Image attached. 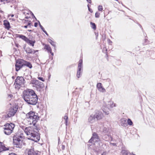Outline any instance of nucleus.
I'll list each match as a JSON object with an SVG mask.
<instances>
[{"mask_svg": "<svg viewBox=\"0 0 155 155\" xmlns=\"http://www.w3.org/2000/svg\"><path fill=\"white\" fill-rule=\"evenodd\" d=\"M23 97L24 100L29 104L35 105L37 102V96L34 91L31 89L25 90L23 92Z\"/></svg>", "mask_w": 155, "mask_h": 155, "instance_id": "f257e3e1", "label": "nucleus"}, {"mask_svg": "<svg viewBox=\"0 0 155 155\" xmlns=\"http://www.w3.org/2000/svg\"><path fill=\"white\" fill-rule=\"evenodd\" d=\"M23 130L28 136V139L36 142H37L39 140L40 136L38 131L36 128L29 127L25 128Z\"/></svg>", "mask_w": 155, "mask_h": 155, "instance_id": "f03ea898", "label": "nucleus"}, {"mask_svg": "<svg viewBox=\"0 0 155 155\" xmlns=\"http://www.w3.org/2000/svg\"><path fill=\"white\" fill-rule=\"evenodd\" d=\"M23 137H24L21 135H16L13 137V143L16 147L20 148H24L25 146V143L22 140Z\"/></svg>", "mask_w": 155, "mask_h": 155, "instance_id": "7ed1b4c3", "label": "nucleus"}, {"mask_svg": "<svg viewBox=\"0 0 155 155\" xmlns=\"http://www.w3.org/2000/svg\"><path fill=\"white\" fill-rule=\"evenodd\" d=\"M3 129H4V132L6 135H10L14 129L15 125L14 124L10 123V124L7 123L4 125Z\"/></svg>", "mask_w": 155, "mask_h": 155, "instance_id": "20e7f679", "label": "nucleus"}, {"mask_svg": "<svg viewBox=\"0 0 155 155\" xmlns=\"http://www.w3.org/2000/svg\"><path fill=\"white\" fill-rule=\"evenodd\" d=\"M25 80L22 77H18L15 80L14 85L15 88L19 89L21 87L25 86Z\"/></svg>", "mask_w": 155, "mask_h": 155, "instance_id": "39448f33", "label": "nucleus"}, {"mask_svg": "<svg viewBox=\"0 0 155 155\" xmlns=\"http://www.w3.org/2000/svg\"><path fill=\"white\" fill-rule=\"evenodd\" d=\"M115 106V104H114L113 101H110L104 105V107L103 108V111L105 115H107L109 114V110L110 108H112Z\"/></svg>", "mask_w": 155, "mask_h": 155, "instance_id": "423d86ee", "label": "nucleus"}, {"mask_svg": "<svg viewBox=\"0 0 155 155\" xmlns=\"http://www.w3.org/2000/svg\"><path fill=\"white\" fill-rule=\"evenodd\" d=\"M18 109V107L16 106L11 107L9 109L7 114L8 117H10L14 116L17 111Z\"/></svg>", "mask_w": 155, "mask_h": 155, "instance_id": "0eeeda50", "label": "nucleus"}, {"mask_svg": "<svg viewBox=\"0 0 155 155\" xmlns=\"http://www.w3.org/2000/svg\"><path fill=\"white\" fill-rule=\"evenodd\" d=\"M99 140V138L98 137L97 134L95 133H94L93 134V136L89 141V142L91 143L93 142L94 143H95Z\"/></svg>", "mask_w": 155, "mask_h": 155, "instance_id": "6e6552de", "label": "nucleus"}, {"mask_svg": "<svg viewBox=\"0 0 155 155\" xmlns=\"http://www.w3.org/2000/svg\"><path fill=\"white\" fill-rule=\"evenodd\" d=\"M36 114L33 111H31L26 114V118L28 121L30 122Z\"/></svg>", "mask_w": 155, "mask_h": 155, "instance_id": "1a4fd4ad", "label": "nucleus"}, {"mask_svg": "<svg viewBox=\"0 0 155 155\" xmlns=\"http://www.w3.org/2000/svg\"><path fill=\"white\" fill-rule=\"evenodd\" d=\"M37 114H36L33 118L29 122L30 124H33V126H35L36 124L39 119V117Z\"/></svg>", "mask_w": 155, "mask_h": 155, "instance_id": "9d476101", "label": "nucleus"}, {"mask_svg": "<svg viewBox=\"0 0 155 155\" xmlns=\"http://www.w3.org/2000/svg\"><path fill=\"white\" fill-rule=\"evenodd\" d=\"M34 87L36 88L38 91H40L41 89L44 87L43 83L39 81L36 84L34 85Z\"/></svg>", "mask_w": 155, "mask_h": 155, "instance_id": "9b49d317", "label": "nucleus"}, {"mask_svg": "<svg viewBox=\"0 0 155 155\" xmlns=\"http://www.w3.org/2000/svg\"><path fill=\"white\" fill-rule=\"evenodd\" d=\"M95 117L97 120H99L104 117L103 114L101 111H98L94 114Z\"/></svg>", "mask_w": 155, "mask_h": 155, "instance_id": "f8f14e48", "label": "nucleus"}, {"mask_svg": "<svg viewBox=\"0 0 155 155\" xmlns=\"http://www.w3.org/2000/svg\"><path fill=\"white\" fill-rule=\"evenodd\" d=\"M97 87L98 91L100 92L104 93L106 91V90L103 87L102 84L100 83H98L97 84Z\"/></svg>", "mask_w": 155, "mask_h": 155, "instance_id": "ddd939ff", "label": "nucleus"}, {"mask_svg": "<svg viewBox=\"0 0 155 155\" xmlns=\"http://www.w3.org/2000/svg\"><path fill=\"white\" fill-rule=\"evenodd\" d=\"M28 155H40L39 153L34 151L33 149H29L28 152Z\"/></svg>", "mask_w": 155, "mask_h": 155, "instance_id": "4468645a", "label": "nucleus"}, {"mask_svg": "<svg viewBox=\"0 0 155 155\" xmlns=\"http://www.w3.org/2000/svg\"><path fill=\"white\" fill-rule=\"evenodd\" d=\"M25 61L23 60L20 59L17 60L16 63L22 67L24 66Z\"/></svg>", "mask_w": 155, "mask_h": 155, "instance_id": "2eb2a0df", "label": "nucleus"}, {"mask_svg": "<svg viewBox=\"0 0 155 155\" xmlns=\"http://www.w3.org/2000/svg\"><path fill=\"white\" fill-rule=\"evenodd\" d=\"M95 118H96L94 115H91L88 118V121L91 123H93L95 121Z\"/></svg>", "mask_w": 155, "mask_h": 155, "instance_id": "dca6fc26", "label": "nucleus"}, {"mask_svg": "<svg viewBox=\"0 0 155 155\" xmlns=\"http://www.w3.org/2000/svg\"><path fill=\"white\" fill-rule=\"evenodd\" d=\"M25 51L27 53L31 54H34L35 53V51L34 49H31L29 47H27L26 48Z\"/></svg>", "mask_w": 155, "mask_h": 155, "instance_id": "f3484780", "label": "nucleus"}, {"mask_svg": "<svg viewBox=\"0 0 155 155\" xmlns=\"http://www.w3.org/2000/svg\"><path fill=\"white\" fill-rule=\"evenodd\" d=\"M82 60L80 59L79 62L78 66V69L77 71H81V68H82Z\"/></svg>", "mask_w": 155, "mask_h": 155, "instance_id": "a211bd4d", "label": "nucleus"}, {"mask_svg": "<svg viewBox=\"0 0 155 155\" xmlns=\"http://www.w3.org/2000/svg\"><path fill=\"white\" fill-rule=\"evenodd\" d=\"M121 153L122 155H130L131 154V153L128 150L124 149L122 150ZM133 154V155H135Z\"/></svg>", "mask_w": 155, "mask_h": 155, "instance_id": "6ab92c4d", "label": "nucleus"}, {"mask_svg": "<svg viewBox=\"0 0 155 155\" xmlns=\"http://www.w3.org/2000/svg\"><path fill=\"white\" fill-rule=\"evenodd\" d=\"M121 125L124 127H125L127 126V122L125 119L123 118L121 119Z\"/></svg>", "mask_w": 155, "mask_h": 155, "instance_id": "aec40b11", "label": "nucleus"}, {"mask_svg": "<svg viewBox=\"0 0 155 155\" xmlns=\"http://www.w3.org/2000/svg\"><path fill=\"white\" fill-rule=\"evenodd\" d=\"M4 25L5 27L8 29H9L10 27L9 23L7 20H5L4 21Z\"/></svg>", "mask_w": 155, "mask_h": 155, "instance_id": "412c9836", "label": "nucleus"}, {"mask_svg": "<svg viewBox=\"0 0 155 155\" xmlns=\"http://www.w3.org/2000/svg\"><path fill=\"white\" fill-rule=\"evenodd\" d=\"M17 37L22 39L23 40L25 41L26 42L28 39V38L25 36L22 35H17Z\"/></svg>", "mask_w": 155, "mask_h": 155, "instance_id": "4be33fe9", "label": "nucleus"}, {"mask_svg": "<svg viewBox=\"0 0 155 155\" xmlns=\"http://www.w3.org/2000/svg\"><path fill=\"white\" fill-rule=\"evenodd\" d=\"M35 41H31L29 40L28 38L26 41V42L32 46H34V44L35 43Z\"/></svg>", "mask_w": 155, "mask_h": 155, "instance_id": "5701e85b", "label": "nucleus"}, {"mask_svg": "<svg viewBox=\"0 0 155 155\" xmlns=\"http://www.w3.org/2000/svg\"><path fill=\"white\" fill-rule=\"evenodd\" d=\"M39 81L36 80H31L30 82V84H32V86L33 87H34V85H35L37 83H38Z\"/></svg>", "mask_w": 155, "mask_h": 155, "instance_id": "b1692460", "label": "nucleus"}, {"mask_svg": "<svg viewBox=\"0 0 155 155\" xmlns=\"http://www.w3.org/2000/svg\"><path fill=\"white\" fill-rule=\"evenodd\" d=\"M24 66L25 65L27 66L28 67L30 68H31L32 67V66L31 64L29 63V62L25 61V63H24Z\"/></svg>", "mask_w": 155, "mask_h": 155, "instance_id": "393cba45", "label": "nucleus"}, {"mask_svg": "<svg viewBox=\"0 0 155 155\" xmlns=\"http://www.w3.org/2000/svg\"><path fill=\"white\" fill-rule=\"evenodd\" d=\"M45 48L46 49L48 52L51 53V49L50 47L48 45H45Z\"/></svg>", "mask_w": 155, "mask_h": 155, "instance_id": "a878e982", "label": "nucleus"}, {"mask_svg": "<svg viewBox=\"0 0 155 155\" xmlns=\"http://www.w3.org/2000/svg\"><path fill=\"white\" fill-rule=\"evenodd\" d=\"M48 41L50 44L54 47V48L56 46L55 43L54 41L50 39H48Z\"/></svg>", "mask_w": 155, "mask_h": 155, "instance_id": "bb28decb", "label": "nucleus"}, {"mask_svg": "<svg viewBox=\"0 0 155 155\" xmlns=\"http://www.w3.org/2000/svg\"><path fill=\"white\" fill-rule=\"evenodd\" d=\"M15 70L16 71H18L22 67L20 65H18L17 64H15Z\"/></svg>", "mask_w": 155, "mask_h": 155, "instance_id": "cd10ccee", "label": "nucleus"}, {"mask_svg": "<svg viewBox=\"0 0 155 155\" xmlns=\"http://www.w3.org/2000/svg\"><path fill=\"white\" fill-rule=\"evenodd\" d=\"M31 25H31V23L30 21L29 22H28L27 25L24 26V27L25 28H27L28 27L31 28Z\"/></svg>", "mask_w": 155, "mask_h": 155, "instance_id": "c85d7f7f", "label": "nucleus"}, {"mask_svg": "<svg viewBox=\"0 0 155 155\" xmlns=\"http://www.w3.org/2000/svg\"><path fill=\"white\" fill-rule=\"evenodd\" d=\"M90 24L91 25V28L94 30L96 29V25H95V23L92 22H91Z\"/></svg>", "mask_w": 155, "mask_h": 155, "instance_id": "c756f323", "label": "nucleus"}, {"mask_svg": "<svg viewBox=\"0 0 155 155\" xmlns=\"http://www.w3.org/2000/svg\"><path fill=\"white\" fill-rule=\"evenodd\" d=\"M81 72L77 71V77L78 78H79L81 75Z\"/></svg>", "mask_w": 155, "mask_h": 155, "instance_id": "7c9ffc66", "label": "nucleus"}, {"mask_svg": "<svg viewBox=\"0 0 155 155\" xmlns=\"http://www.w3.org/2000/svg\"><path fill=\"white\" fill-rule=\"evenodd\" d=\"M0 148H2L3 150H9V149L8 148L6 147L5 146H3V145H2V146Z\"/></svg>", "mask_w": 155, "mask_h": 155, "instance_id": "2f4dec72", "label": "nucleus"}, {"mask_svg": "<svg viewBox=\"0 0 155 155\" xmlns=\"http://www.w3.org/2000/svg\"><path fill=\"white\" fill-rule=\"evenodd\" d=\"M127 122L128 124L130 125H132L133 124L132 122V121L130 119H128Z\"/></svg>", "mask_w": 155, "mask_h": 155, "instance_id": "473e14b6", "label": "nucleus"}, {"mask_svg": "<svg viewBox=\"0 0 155 155\" xmlns=\"http://www.w3.org/2000/svg\"><path fill=\"white\" fill-rule=\"evenodd\" d=\"M64 119L65 120L66 123V124H67V122L68 121V117L67 115H66V114L65 115V116H64Z\"/></svg>", "mask_w": 155, "mask_h": 155, "instance_id": "72a5a7b5", "label": "nucleus"}, {"mask_svg": "<svg viewBox=\"0 0 155 155\" xmlns=\"http://www.w3.org/2000/svg\"><path fill=\"white\" fill-rule=\"evenodd\" d=\"M98 9L99 11H102L103 9L102 6L101 5H99L98 7Z\"/></svg>", "mask_w": 155, "mask_h": 155, "instance_id": "f704fd0d", "label": "nucleus"}, {"mask_svg": "<svg viewBox=\"0 0 155 155\" xmlns=\"http://www.w3.org/2000/svg\"><path fill=\"white\" fill-rule=\"evenodd\" d=\"M100 14L98 12H96L95 14V16L96 18H99Z\"/></svg>", "mask_w": 155, "mask_h": 155, "instance_id": "c9c22d12", "label": "nucleus"}, {"mask_svg": "<svg viewBox=\"0 0 155 155\" xmlns=\"http://www.w3.org/2000/svg\"><path fill=\"white\" fill-rule=\"evenodd\" d=\"M107 131H108V130L107 128H106V127H104V129H103V131L104 133H106L107 132Z\"/></svg>", "mask_w": 155, "mask_h": 155, "instance_id": "e433bc0d", "label": "nucleus"}, {"mask_svg": "<svg viewBox=\"0 0 155 155\" xmlns=\"http://www.w3.org/2000/svg\"><path fill=\"white\" fill-rule=\"evenodd\" d=\"M39 26H40V28L42 29V30L43 31H44V30H45V29H44V28L41 25V24H40V22L39 21Z\"/></svg>", "mask_w": 155, "mask_h": 155, "instance_id": "4c0bfd02", "label": "nucleus"}, {"mask_svg": "<svg viewBox=\"0 0 155 155\" xmlns=\"http://www.w3.org/2000/svg\"><path fill=\"white\" fill-rule=\"evenodd\" d=\"M87 6L88 7V10L89 11L91 12V13H92L93 12V10L91 9L90 7H89V5L88 4L87 5Z\"/></svg>", "mask_w": 155, "mask_h": 155, "instance_id": "58836bf2", "label": "nucleus"}, {"mask_svg": "<svg viewBox=\"0 0 155 155\" xmlns=\"http://www.w3.org/2000/svg\"><path fill=\"white\" fill-rule=\"evenodd\" d=\"M38 78L39 80H41V81H45V80H44V79L43 78H42V77H38Z\"/></svg>", "mask_w": 155, "mask_h": 155, "instance_id": "ea45409f", "label": "nucleus"}, {"mask_svg": "<svg viewBox=\"0 0 155 155\" xmlns=\"http://www.w3.org/2000/svg\"><path fill=\"white\" fill-rule=\"evenodd\" d=\"M110 84L111 82V80L109 78H108L106 80Z\"/></svg>", "mask_w": 155, "mask_h": 155, "instance_id": "a19ab883", "label": "nucleus"}, {"mask_svg": "<svg viewBox=\"0 0 155 155\" xmlns=\"http://www.w3.org/2000/svg\"><path fill=\"white\" fill-rule=\"evenodd\" d=\"M107 154V153L106 152H104L101 155H106Z\"/></svg>", "mask_w": 155, "mask_h": 155, "instance_id": "79ce46f5", "label": "nucleus"}, {"mask_svg": "<svg viewBox=\"0 0 155 155\" xmlns=\"http://www.w3.org/2000/svg\"><path fill=\"white\" fill-rule=\"evenodd\" d=\"M65 148V146L63 145H62V147H61V149L62 150H64Z\"/></svg>", "mask_w": 155, "mask_h": 155, "instance_id": "37998d69", "label": "nucleus"}, {"mask_svg": "<svg viewBox=\"0 0 155 155\" xmlns=\"http://www.w3.org/2000/svg\"><path fill=\"white\" fill-rule=\"evenodd\" d=\"M8 155H17L14 153H9Z\"/></svg>", "mask_w": 155, "mask_h": 155, "instance_id": "c03bdc74", "label": "nucleus"}, {"mask_svg": "<svg viewBox=\"0 0 155 155\" xmlns=\"http://www.w3.org/2000/svg\"><path fill=\"white\" fill-rule=\"evenodd\" d=\"M87 2H88L89 3H91V0H86Z\"/></svg>", "mask_w": 155, "mask_h": 155, "instance_id": "a18cd8bd", "label": "nucleus"}, {"mask_svg": "<svg viewBox=\"0 0 155 155\" xmlns=\"http://www.w3.org/2000/svg\"><path fill=\"white\" fill-rule=\"evenodd\" d=\"M38 25V23L37 22H35L34 24V26L35 27H37Z\"/></svg>", "mask_w": 155, "mask_h": 155, "instance_id": "49530a36", "label": "nucleus"}, {"mask_svg": "<svg viewBox=\"0 0 155 155\" xmlns=\"http://www.w3.org/2000/svg\"><path fill=\"white\" fill-rule=\"evenodd\" d=\"M43 31L46 35H48V34L47 32L45 30H44V31Z\"/></svg>", "mask_w": 155, "mask_h": 155, "instance_id": "de8ad7c7", "label": "nucleus"}, {"mask_svg": "<svg viewBox=\"0 0 155 155\" xmlns=\"http://www.w3.org/2000/svg\"><path fill=\"white\" fill-rule=\"evenodd\" d=\"M108 137H110V138L111 139V141L112 140L113 138H112V137L111 136L109 137V136H108Z\"/></svg>", "mask_w": 155, "mask_h": 155, "instance_id": "09e8293b", "label": "nucleus"}, {"mask_svg": "<svg viewBox=\"0 0 155 155\" xmlns=\"http://www.w3.org/2000/svg\"><path fill=\"white\" fill-rule=\"evenodd\" d=\"M94 150L95 152H98V150H97V149L95 150L94 149Z\"/></svg>", "mask_w": 155, "mask_h": 155, "instance_id": "8fccbe9b", "label": "nucleus"}, {"mask_svg": "<svg viewBox=\"0 0 155 155\" xmlns=\"http://www.w3.org/2000/svg\"><path fill=\"white\" fill-rule=\"evenodd\" d=\"M110 144H111L114 146H115L116 145V144L115 143H110Z\"/></svg>", "mask_w": 155, "mask_h": 155, "instance_id": "3c124183", "label": "nucleus"}, {"mask_svg": "<svg viewBox=\"0 0 155 155\" xmlns=\"http://www.w3.org/2000/svg\"><path fill=\"white\" fill-rule=\"evenodd\" d=\"M108 41L109 42V43H112V41H110V40L109 39L108 40Z\"/></svg>", "mask_w": 155, "mask_h": 155, "instance_id": "603ef678", "label": "nucleus"}, {"mask_svg": "<svg viewBox=\"0 0 155 155\" xmlns=\"http://www.w3.org/2000/svg\"><path fill=\"white\" fill-rule=\"evenodd\" d=\"M8 0H0L1 2H2L4 1H7Z\"/></svg>", "mask_w": 155, "mask_h": 155, "instance_id": "864d4df0", "label": "nucleus"}, {"mask_svg": "<svg viewBox=\"0 0 155 155\" xmlns=\"http://www.w3.org/2000/svg\"><path fill=\"white\" fill-rule=\"evenodd\" d=\"M2 143L1 142H0V146H2Z\"/></svg>", "mask_w": 155, "mask_h": 155, "instance_id": "5fc2aeb1", "label": "nucleus"}, {"mask_svg": "<svg viewBox=\"0 0 155 155\" xmlns=\"http://www.w3.org/2000/svg\"><path fill=\"white\" fill-rule=\"evenodd\" d=\"M51 54V55H53L54 54L52 52V51H51V53H50Z\"/></svg>", "mask_w": 155, "mask_h": 155, "instance_id": "6e6d98bb", "label": "nucleus"}, {"mask_svg": "<svg viewBox=\"0 0 155 155\" xmlns=\"http://www.w3.org/2000/svg\"><path fill=\"white\" fill-rule=\"evenodd\" d=\"M108 137V136H105V137H104V138L105 139H106L107 138V137Z\"/></svg>", "mask_w": 155, "mask_h": 155, "instance_id": "4d7b16f0", "label": "nucleus"}, {"mask_svg": "<svg viewBox=\"0 0 155 155\" xmlns=\"http://www.w3.org/2000/svg\"><path fill=\"white\" fill-rule=\"evenodd\" d=\"M28 31H31L32 30H28Z\"/></svg>", "mask_w": 155, "mask_h": 155, "instance_id": "13d9d810", "label": "nucleus"}, {"mask_svg": "<svg viewBox=\"0 0 155 155\" xmlns=\"http://www.w3.org/2000/svg\"><path fill=\"white\" fill-rule=\"evenodd\" d=\"M12 17H13L14 16V15H12L11 16Z\"/></svg>", "mask_w": 155, "mask_h": 155, "instance_id": "bf43d9fd", "label": "nucleus"}, {"mask_svg": "<svg viewBox=\"0 0 155 155\" xmlns=\"http://www.w3.org/2000/svg\"><path fill=\"white\" fill-rule=\"evenodd\" d=\"M10 96V97H11V96H12V95H11Z\"/></svg>", "mask_w": 155, "mask_h": 155, "instance_id": "052dcab7", "label": "nucleus"}, {"mask_svg": "<svg viewBox=\"0 0 155 155\" xmlns=\"http://www.w3.org/2000/svg\"><path fill=\"white\" fill-rule=\"evenodd\" d=\"M35 51V52H36L37 51H38L36 50V51Z\"/></svg>", "mask_w": 155, "mask_h": 155, "instance_id": "680f3d73", "label": "nucleus"}, {"mask_svg": "<svg viewBox=\"0 0 155 155\" xmlns=\"http://www.w3.org/2000/svg\"><path fill=\"white\" fill-rule=\"evenodd\" d=\"M12 78H14V77H12Z\"/></svg>", "mask_w": 155, "mask_h": 155, "instance_id": "e2e57ef3", "label": "nucleus"}]
</instances>
